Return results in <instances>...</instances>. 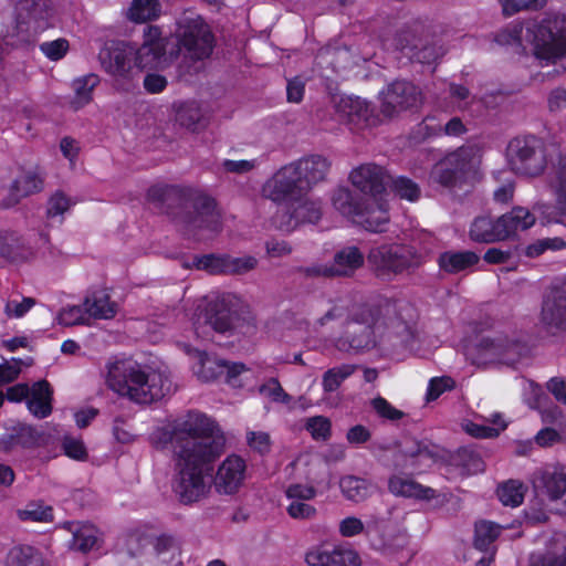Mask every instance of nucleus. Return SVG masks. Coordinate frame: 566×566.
Segmentation results:
<instances>
[{
	"label": "nucleus",
	"instance_id": "nucleus-37",
	"mask_svg": "<svg viewBox=\"0 0 566 566\" xmlns=\"http://www.w3.org/2000/svg\"><path fill=\"white\" fill-rule=\"evenodd\" d=\"M502 527L490 521H480L475 523L474 546L481 552L494 553L493 543L499 537Z\"/></svg>",
	"mask_w": 566,
	"mask_h": 566
},
{
	"label": "nucleus",
	"instance_id": "nucleus-34",
	"mask_svg": "<svg viewBox=\"0 0 566 566\" xmlns=\"http://www.w3.org/2000/svg\"><path fill=\"white\" fill-rule=\"evenodd\" d=\"M388 489L392 494L405 497L431 500L436 496V490L397 475L389 479Z\"/></svg>",
	"mask_w": 566,
	"mask_h": 566
},
{
	"label": "nucleus",
	"instance_id": "nucleus-59",
	"mask_svg": "<svg viewBox=\"0 0 566 566\" xmlns=\"http://www.w3.org/2000/svg\"><path fill=\"white\" fill-rule=\"evenodd\" d=\"M248 446L260 454H266L271 450V438L263 431H249L247 433Z\"/></svg>",
	"mask_w": 566,
	"mask_h": 566
},
{
	"label": "nucleus",
	"instance_id": "nucleus-33",
	"mask_svg": "<svg viewBox=\"0 0 566 566\" xmlns=\"http://www.w3.org/2000/svg\"><path fill=\"white\" fill-rule=\"evenodd\" d=\"M479 260L472 251H446L439 255L438 264L443 272L455 274L475 265Z\"/></svg>",
	"mask_w": 566,
	"mask_h": 566
},
{
	"label": "nucleus",
	"instance_id": "nucleus-5",
	"mask_svg": "<svg viewBox=\"0 0 566 566\" xmlns=\"http://www.w3.org/2000/svg\"><path fill=\"white\" fill-rule=\"evenodd\" d=\"M526 41L533 45L536 59L549 64L566 60V13H549L525 27Z\"/></svg>",
	"mask_w": 566,
	"mask_h": 566
},
{
	"label": "nucleus",
	"instance_id": "nucleus-46",
	"mask_svg": "<svg viewBox=\"0 0 566 566\" xmlns=\"http://www.w3.org/2000/svg\"><path fill=\"white\" fill-rule=\"evenodd\" d=\"M387 186L391 188L396 196L409 201H417L421 193L420 187L415 181L403 176L394 178L390 175L389 185Z\"/></svg>",
	"mask_w": 566,
	"mask_h": 566
},
{
	"label": "nucleus",
	"instance_id": "nucleus-56",
	"mask_svg": "<svg viewBox=\"0 0 566 566\" xmlns=\"http://www.w3.org/2000/svg\"><path fill=\"white\" fill-rule=\"evenodd\" d=\"M455 381L449 376L434 377L429 381L427 390V400L432 401L438 399L443 392L452 390Z\"/></svg>",
	"mask_w": 566,
	"mask_h": 566
},
{
	"label": "nucleus",
	"instance_id": "nucleus-51",
	"mask_svg": "<svg viewBox=\"0 0 566 566\" xmlns=\"http://www.w3.org/2000/svg\"><path fill=\"white\" fill-rule=\"evenodd\" d=\"M258 265V260L252 255H244L233 258L227 254L226 274L241 275L254 270Z\"/></svg>",
	"mask_w": 566,
	"mask_h": 566
},
{
	"label": "nucleus",
	"instance_id": "nucleus-20",
	"mask_svg": "<svg viewBox=\"0 0 566 566\" xmlns=\"http://www.w3.org/2000/svg\"><path fill=\"white\" fill-rule=\"evenodd\" d=\"M134 49L124 43L104 46L98 53L102 67L117 77H127L133 69Z\"/></svg>",
	"mask_w": 566,
	"mask_h": 566
},
{
	"label": "nucleus",
	"instance_id": "nucleus-50",
	"mask_svg": "<svg viewBox=\"0 0 566 566\" xmlns=\"http://www.w3.org/2000/svg\"><path fill=\"white\" fill-rule=\"evenodd\" d=\"M195 266L210 274H226L227 254H206L195 258Z\"/></svg>",
	"mask_w": 566,
	"mask_h": 566
},
{
	"label": "nucleus",
	"instance_id": "nucleus-32",
	"mask_svg": "<svg viewBox=\"0 0 566 566\" xmlns=\"http://www.w3.org/2000/svg\"><path fill=\"white\" fill-rule=\"evenodd\" d=\"M471 240L480 243H493L503 241L499 218L493 219L489 216L476 217L470 227Z\"/></svg>",
	"mask_w": 566,
	"mask_h": 566
},
{
	"label": "nucleus",
	"instance_id": "nucleus-49",
	"mask_svg": "<svg viewBox=\"0 0 566 566\" xmlns=\"http://www.w3.org/2000/svg\"><path fill=\"white\" fill-rule=\"evenodd\" d=\"M224 368V359L217 357H205L200 360V368L197 375L203 381H211L222 378Z\"/></svg>",
	"mask_w": 566,
	"mask_h": 566
},
{
	"label": "nucleus",
	"instance_id": "nucleus-18",
	"mask_svg": "<svg viewBox=\"0 0 566 566\" xmlns=\"http://www.w3.org/2000/svg\"><path fill=\"white\" fill-rule=\"evenodd\" d=\"M352 184L363 193L380 195L389 185L390 175L376 164H364L350 172Z\"/></svg>",
	"mask_w": 566,
	"mask_h": 566
},
{
	"label": "nucleus",
	"instance_id": "nucleus-40",
	"mask_svg": "<svg viewBox=\"0 0 566 566\" xmlns=\"http://www.w3.org/2000/svg\"><path fill=\"white\" fill-rule=\"evenodd\" d=\"M161 4L158 0H133L127 17L134 22H146L159 17Z\"/></svg>",
	"mask_w": 566,
	"mask_h": 566
},
{
	"label": "nucleus",
	"instance_id": "nucleus-6",
	"mask_svg": "<svg viewBox=\"0 0 566 566\" xmlns=\"http://www.w3.org/2000/svg\"><path fill=\"white\" fill-rule=\"evenodd\" d=\"M172 43L191 61H203L213 52L216 38L210 25L193 10H185L176 19Z\"/></svg>",
	"mask_w": 566,
	"mask_h": 566
},
{
	"label": "nucleus",
	"instance_id": "nucleus-21",
	"mask_svg": "<svg viewBox=\"0 0 566 566\" xmlns=\"http://www.w3.org/2000/svg\"><path fill=\"white\" fill-rule=\"evenodd\" d=\"M234 305L235 296L231 294L218 296L208 304V323L216 332L227 333L234 328L238 318Z\"/></svg>",
	"mask_w": 566,
	"mask_h": 566
},
{
	"label": "nucleus",
	"instance_id": "nucleus-52",
	"mask_svg": "<svg viewBox=\"0 0 566 566\" xmlns=\"http://www.w3.org/2000/svg\"><path fill=\"white\" fill-rule=\"evenodd\" d=\"M85 307L81 305H72L62 308L57 316L56 322L57 324L62 326H74V325H81L86 323L85 318Z\"/></svg>",
	"mask_w": 566,
	"mask_h": 566
},
{
	"label": "nucleus",
	"instance_id": "nucleus-8",
	"mask_svg": "<svg viewBox=\"0 0 566 566\" xmlns=\"http://www.w3.org/2000/svg\"><path fill=\"white\" fill-rule=\"evenodd\" d=\"M509 169L523 178H536L547 167V149L544 140L535 135L512 138L505 150Z\"/></svg>",
	"mask_w": 566,
	"mask_h": 566
},
{
	"label": "nucleus",
	"instance_id": "nucleus-55",
	"mask_svg": "<svg viewBox=\"0 0 566 566\" xmlns=\"http://www.w3.org/2000/svg\"><path fill=\"white\" fill-rule=\"evenodd\" d=\"M546 4V0H502L503 12L512 15L522 10H538Z\"/></svg>",
	"mask_w": 566,
	"mask_h": 566
},
{
	"label": "nucleus",
	"instance_id": "nucleus-61",
	"mask_svg": "<svg viewBox=\"0 0 566 566\" xmlns=\"http://www.w3.org/2000/svg\"><path fill=\"white\" fill-rule=\"evenodd\" d=\"M41 51L50 60L56 61L62 59L69 49V42L65 39H57L50 42H43L40 45Z\"/></svg>",
	"mask_w": 566,
	"mask_h": 566
},
{
	"label": "nucleus",
	"instance_id": "nucleus-48",
	"mask_svg": "<svg viewBox=\"0 0 566 566\" xmlns=\"http://www.w3.org/2000/svg\"><path fill=\"white\" fill-rule=\"evenodd\" d=\"M524 485L518 482L511 480L497 489V495L500 501L506 506H518L524 500Z\"/></svg>",
	"mask_w": 566,
	"mask_h": 566
},
{
	"label": "nucleus",
	"instance_id": "nucleus-12",
	"mask_svg": "<svg viewBox=\"0 0 566 566\" xmlns=\"http://www.w3.org/2000/svg\"><path fill=\"white\" fill-rule=\"evenodd\" d=\"M476 167V150L462 146L448 154L430 171V180L444 188L460 187L467 182Z\"/></svg>",
	"mask_w": 566,
	"mask_h": 566
},
{
	"label": "nucleus",
	"instance_id": "nucleus-2",
	"mask_svg": "<svg viewBox=\"0 0 566 566\" xmlns=\"http://www.w3.org/2000/svg\"><path fill=\"white\" fill-rule=\"evenodd\" d=\"M147 200L172 217L185 234L197 241L210 240L221 231V218L214 200L197 189L155 185L148 189Z\"/></svg>",
	"mask_w": 566,
	"mask_h": 566
},
{
	"label": "nucleus",
	"instance_id": "nucleus-36",
	"mask_svg": "<svg viewBox=\"0 0 566 566\" xmlns=\"http://www.w3.org/2000/svg\"><path fill=\"white\" fill-rule=\"evenodd\" d=\"M484 420L485 423L468 421L463 428L467 433L480 439L495 438L506 428V423L499 412L492 413L491 418H484Z\"/></svg>",
	"mask_w": 566,
	"mask_h": 566
},
{
	"label": "nucleus",
	"instance_id": "nucleus-9",
	"mask_svg": "<svg viewBox=\"0 0 566 566\" xmlns=\"http://www.w3.org/2000/svg\"><path fill=\"white\" fill-rule=\"evenodd\" d=\"M524 342L506 334L485 336L469 349L468 355L473 365L486 367L489 365L513 366L527 354Z\"/></svg>",
	"mask_w": 566,
	"mask_h": 566
},
{
	"label": "nucleus",
	"instance_id": "nucleus-53",
	"mask_svg": "<svg viewBox=\"0 0 566 566\" xmlns=\"http://www.w3.org/2000/svg\"><path fill=\"white\" fill-rule=\"evenodd\" d=\"M18 516L21 521L48 522L52 521L53 513L50 506H41L32 503L24 510H19Z\"/></svg>",
	"mask_w": 566,
	"mask_h": 566
},
{
	"label": "nucleus",
	"instance_id": "nucleus-26",
	"mask_svg": "<svg viewBox=\"0 0 566 566\" xmlns=\"http://www.w3.org/2000/svg\"><path fill=\"white\" fill-rule=\"evenodd\" d=\"M530 566H566V533H555L546 552L532 554Z\"/></svg>",
	"mask_w": 566,
	"mask_h": 566
},
{
	"label": "nucleus",
	"instance_id": "nucleus-54",
	"mask_svg": "<svg viewBox=\"0 0 566 566\" xmlns=\"http://www.w3.org/2000/svg\"><path fill=\"white\" fill-rule=\"evenodd\" d=\"M306 429L315 440H327L331 437V421L323 416L312 417L306 422Z\"/></svg>",
	"mask_w": 566,
	"mask_h": 566
},
{
	"label": "nucleus",
	"instance_id": "nucleus-28",
	"mask_svg": "<svg viewBox=\"0 0 566 566\" xmlns=\"http://www.w3.org/2000/svg\"><path fill=\"white\" fill-rule=\"evenodd\" d=\"M503 240L513 237L518 231H525L534 226L535 216L524 207H514L511 211L499 217Z\"/></svg>",
	"mask_w": 566,
	"mask_h": 566
},
{
	"label": "nucleus",
	"instance_id": "nucleus-22",
	"mask_svg": "<svg viewBox=\"0 0 566 566\" xmlns=\"http://www.w3.org/2000/svg\"><path fill=\"white\" fill-rule=\"evenodd\" d=\"M43 186L44 176L38 168L22 171L11 184L4 206L17 205L22 198L40 192Z\"/></svg>",
	"mask_w": 566,
	"mask_h": 566
},
{
	"label": "nucleus",
	"instance_id": "nucleus-42",
	"mask_svg": "<svg viewBox=\"0 0 566 566\" xmlns=\"http://www.w3.org/2000/svg\"><path fill=\"white\" fill-rule=\"evenodd\" d=\"M176 120L184 127L197 130L206 125L201 108L196 103H187L179 107Z\"/></svg>",
	"mask_w": 566,
	"mask_h": 566
},
{
	"label": "nucleus",
	"instance_id": "nucleus-15",
	"mask_svg": "<svg viewBox=\"0 0 566 566\" xmlns=\"http://www.w3.org/2000/svg\"><path fill=\"white\" fill-rule=\"evenodd\" d=\"M276 203L286 206V211L282 214L280 229L293 231L301 223H316L322 217V206L319 201L310 200L302 196L297 200H273Z\"/></svg>",
	"mask_w": 566,
	"mask_h": 566
},
{
	"label": "nucleus",
	"instance_id": "nucleus-10",
	"mask_svg": "<svg viewBox=\"0 0 566 566\" xmlns=\"http://www.w3.org/2000/svg\"><path fill=\"white\" fill-rule=\"evenodd\" d=\"M396 48L411 61L421 64L434 63L447 52L441 40L419 22L405 27L397 33Z\"/></svg>",
	"mask_w": 566,
	"mask_h": 566
},
{
	"label": "nucleus",
	"instance_id": "nucleus-60",
	"mask_svg": "<svg viewBox=\"0 0 566 566\" xmlns=\"http://www.w3.org/2000/svg\"><path fill=\"white\" fill-rule=\"evenodd\" d=\"M260 392L270 397L274 402L287 403L291 396L287 395L276 378H271L266 384L260 387Z\"/></svg>",
	"mask_w": 566,
	"mask_h": 566
},
{
	"label": "nucleus",
	"instance_id": "nucleus-3",
	"mask_svg": "<svg viewBox=\"0 0 566 566\" xmlns=\"http://www.w3.org/2000/svg\"><path fill=\"white\" fill-rule=\"evenodd\" d=\"M107 382L118 395L144 405L159 400L171 391L168 376L133 360L114 363L108 370Z\"/></svg>",
	"mask_w": 566,
	"mask_h": 566
},
{
	"label": "nucleus",
	"instance_id": "nucleus-27",
	"mask_svg": "<svg viewBox=\"0 0 566 566\" xmlns=\"http://www.w3.org/2000/svg\"><path fill=\"white\" fill-rule=\"evenodd\" d=\"M364 254L357 247H345L338 250L329 266L332 277L352 276L364 264Z\"/></svg>",
	"mask_w": 566,
	"mask_h": 566
},
{
	"label": "nucleus",
	"instance_id": "nucleus-16",
	"mask_svg": "<svg viewBox=\"0 0 566 566\" xmlns=\"http://www.w3.org/2000/svg\"><path fill=\"white\" fill-rule=\"evenodd\" d=\"M533 484L545 492L551 502L557 504L555 511L566 515V473L557 468L538 470L534 473Z\"/></svg>",
	"mask_w": 566,
	"mask_h": 566
},
{
	"label": "nucleus",
	"instance_id": "nucleus-35",
	"mask_svg": "<svg viewBox=\"0 0 566 566\" xmlns=\"http://www.w3.org/2000/svg\"><path fill=\"white\" fill-rule=\"evenodd\" d=\"M83 306L90 317L96 319H109L117 313L116 303L109 301L105 291H96L84 298Z\"/></svg>",
	"mask_w": 566,
	"mask_h": 566
},
{
	"label": "nucleus",
	"instance_id": "nucleus-1",
	"mask_svg": "<svg viewBox=\"0 0 566 566\" xmlns=\"http://www.w3.org/2000/svg\"><path fill=\"white\" fill-rule=\"evenodd\" d=\"M159 441L169 444L175 460L174 491L182 504L206 495L212 463L223 453L226 439L205 413L190 410L161 430Z\"/></svg>",
	"mask_w": 566,
	"mask_h": 566
},
{
	"label": "nucleus",
	"instance_id": "nucleus-39",
	"mask_svg": "<svg viewBox=\"0 0 566 566\" xmlns=\"http://www.w3.org/2000/svg\"><path fill=\"white\" fill-rule=\"evenodd\" d=\"M98 531L90 524L76 526L73 531L71 548L81 553H87L98 547Z\"/></svg>",
	"mask_w": 566,
	"mask_h": 566
},
{
	"label": "nucleus",
	"instance_id": "nucleus-11",
	"mask_svg": "<svg viewBox=\"0 0 566 566\" xmlns=\"http://www.w3.org/2000/svg\"><path fill=\"white\" fill-rule=\"evenodd\" d=\"M379 311L373 306L358 307L345 323L344 334L335 342L340 352L365 350L376 346L375 326Z\"/></svg>",
	"mask_w": 566,
	"mask_h": 566
},
{
	"label": "nucleus",
	"instance_id": "nucleus-7",
	"mask_svg": "<svg viewBox=\"0 0 566 566\" xmlns=\"http://www.w3.org/2000/svg\"><path fill=\"white\" fill-rule=\"evenodd\" d=\"M367 262L376 277L390 282L399 275L413 273L423 260L415 247L384 244L370 249Z\"/></svg>",
	"mask_w": 566,
	"mask_h": 566
},
{
	"label": "nucleus",
	"instance_id": "nucleus-44",
	"mask_svg": "<svg viewBox=\"0 0 566 566\" xmlns=\"http://www.w3.org/2000/svg\"><path fill=\"white\" fill-rule=\"evenodd\" d=\"M9 566H43V560L32 546H18L10 551Z\"/></svg>",
	"mask_w": 566,
	"mask_h": 566
},
{
	"label": "nucleus",
	"instance_id": "nucleus-13",
	"mask_svg": "<svg viewBox=\"0 0 566 566\" xmlns=\"http://www.w3.org/2000/svg\"><path fill=\"white\" fill-rule=\"evenodd\" d=\"M136 65L140 69H163L179 57V49L172 39L163 38L156 25L144 29V42L134 51Z\"/></svg>",
	"mask_w": 566,
	"mask_h": 566
},
{
	"label": "nucleus",
	"instance_id": "nucleus-38",
	"mask_svg": "<svg viewBox=\"0 0 566 566\" xmlns=\"http://www.w3.org/2000/svg\"><path fill=\"white\" fill-rule=\"evenodd\" d=\"M339 488L343 495L354 502H361L371 493V484L367 480L354 475L342 478Z\"/></svg>",
	"mask_w": 566,
	"mask_h": 566
},
{
	"label": "nucleus",
	"instance_id": "nucleus-58",
	"mask_svg": "<svg viewBox=\"0 0 566 566\" xmlns=\"http://www.w3.org/2000/svg\"><path fill=\"white\" fill-rule=\"evenodd\" d=\"M371 406L379 417L390 421H397L405 416V413L401 410L395 408L382 397H377L373 399Z\"/></svg>",
	"mask_w": 566,
	"mask_h": 566
},
{
	"label": "nucleus",
	"instance_id": "nucleus-24",
	"mask_svg": "<svg viewBox=\"0 0 566 566\" xmlns=\"http://www.w3.org/2000/svg\"><path fill=\"white\" fill-rule=\"evenodd\" d=\"M355 222L370 232L386 231L389 222L386 205L379 203L375 199L367 198Z\"/></svg>",
	"mask_w": 566,
	"mask_h": 566
},
{
	"label": "nucleus",
	"instance_id": "nucleus-19",
	"mask_svg": "<svg viewBox=\"0 0 566 566\" xmlns=\"http://www.w3.org/2000/svg\"><path fill=\"white\" fill-rule=\"evenodd\" d=\"M245 469V462L241 457L235 454L229 455L217 471L214 479L216 490L223 494H234L244 481Z\"/></svg>",
	"mask_w": 566,
	"mask_h": 566
},
{
	"label": "nucleus",
	"instance_id": "nucleus-62",
	"mask_svg": "<svg viewBox=\"0 0 566 566\" xmlns=\"http://www.w3.org/2000/svg\"><path fill=\"white\" fill-rule=\"evenodd\" d=\"M36 304L33 297H23L21 302L15 300L9 301L4 306V312L8 316L23 317Z\"/></svg>",
	"mask_w": 566,
	"mask_h": 566
},
{
	"label": "nucleus",
	"instance_id": "nucleus-25",
	"mask_svg": "<svg viewBox=\"0 0 566 566\" xmlns=\"http://www.w3.org/2000/svg\"><path fill=\"white\" fill-rule=\"evenodd\" d=\"M394 447L398 449L399 453L413 463L429 460L434 462L439 458L438 446L428 440H418L412 437L403 438L401 441H396Z\"/></svg>",
	"mask_w": 566,
	"mask_h": 566
},
{
	"label": "nucleus",
	"instance_id": "nucleus-31",
	"mask_svg": "<svg viewBox=\"0 0 566 566\" xmlns=\"http://www.w3.org/2000/svg\"><path fill=\"white\" fill-rule=\"evenodd\" d=\"M339 112L347 117L349 123L356 126L371 125L375 123L373 109L369 104L359 97L342 98L338 105Z\"/></svg>",
	"mask_w": 566,
	"mask_h": 566
},
{
	"label": "nucleus",
	"instance_id": "nucleus-17",
	"mask_svg": "<svg viewBox=\"0 0 566 566\" xmlns=\"http://www.w3.org/2000/svg\"><path fill=\"white\" fill-rule=\"evenodd\" d=\"M541 322L548 329L566 331V280L553 286L545 296Z\"/></svg>",
	"mask_w": 566,
	"mask_h": 566
},
{
	"label": "nucleus",
	"instance_id": "nucleus-23",
	"mask_svg": "<svg viewBox=\"0 0 566 566\" xmlns=\"http://www.w3.org/2000/svg\"><path fill=\"white\" fill-rule=\"evenodd\" d=\"M306 563L310 566H359L358 554L349 548L335 547L328 549H315L306 554Z\"/></svg>",
	"mask_w": 566,
	"mask_h": 566
},
{
	"label": "nucleus",
	"instance_id": "nucleus-57",
	"mask_svg": "<svg viewBox=\"0 0 566 566\" xmlns=\"http://www.w3.org/2000/svg\"><path fill=\"white\" fill-rule=\"evenodd\" d=\"M409 543L406 532H397L382 538V551L388 555H395L402 552Z\"/></svg>",
	"mask_w": 566,
	"mask_h": 566
},
{
	"label": "nucleus",
	"instance_id": "nucleus-41",
	"mask_svg": "<svg viewBox=\"0 0 566 566\" xmlns=\"http://www.w3.org/2000/svg\"><path fill=\"white\" fill-rule=\"evenodd\" d=\"M98 83L99 78L95 74H87L73 81L72 86L75 92V98L72 104L75 109H78L91 102L92 92Z\"/></svg>",
	"mask_w": 566,
	"mask_h": 566
},
{
	"label": "nucleus",
	"instance_id": "nucleus-45",
	"mask_svg": "<svg viewBox=\"0 0 566 566\" xmlns=\"http://www.w3.org/2000/svg\"><path fill=\"white\" fill-rule=\"evenodd\" d=\"M356 369L355 365L344 364L326 370L323 375L322 386L324 391L333 392L348 378Z\"/></svg>",
	"mask_w": 566,
	"mask_h": 566
},
{
	"label": "nucleus",
	"instance_id": "nucleus-47",
	"mask_svg": "<svg viewBox=\"0 0 566 566\" xmlns=\"http://www.w3.org/2000/svg\"><path fill=\"white\" fill-rule=\"evenodd\" d=\"M20 6L27 18L35 22L48 20L53 11L51 0H22Z\"/></svg>",
	"mask_w": 566,
	"mask_h": 566
},
{
	"label": "nucleus",
	"instance_id": "nucleus-30",
	"mask_svg": "<svg viewBox=\"0 0 566 566\" xmlns=\"http://www.w3.org/2000/svg\"><path fill=\"white\" fill-rule=\"evenodd\" d=\"M366 199L367 198L363 195L352 191L348 188H338L333 193L332 203L340 214L355 222Z\"/></svg>",
	"mask_w": 566,
	"mask_h": 566
},
{
	"label": "nucleus",
	"instance_id": "nucleus-4",
	"mask_svg": "<svg viewBox=\"0 0 566 566\" xmlns=\"http://www.w3.org/2000/svg\"><path fill=\"white\" fill-rule=\"evenodd\" d=\"M331 166V160L322 155L304 156L275 172L266 182L264 192L271 200H297L325 181Z\"/></svg>",
	"mask_w": 566,
	"mask_h": 566
},
{
	"label": "nucleus",
	"instance_id": "nucleus-43",
	"mask_svg": "<svg viewBox=\"0 0 566 566\" xmlns=\"http://www.w3.org/2000/svg\"><path fill=\"white\" fill-rule=\"evenodd\" d=\"M452 462L468 474H476L484 470L481 455L471 448H461L452 457Z\"/></svg>",
	"mask_w": 566,
	"mask_h": 566
},
{
	"label": "nucleus",
	"instance_id": "nucleus-64",
	"mask_svg": "<svg viewBox=\"0 0 566 566\" xmlns=\"http://www.w3.org/2000/svg\"><path fill=\"white\" fill-rule=\"evenodd\" d=\"M547 104L551 113L560 114L566 112V88L556 87L551 91Z\"/></svg>",
	"mask_w": 566,
	"mask_h": 566
},
{
	"label": "nucleus",
	"instance_id": "nucleus-14",
	"mask_svg": "<svg viewBox=\"0 0 566 566\" xmlns=\"http://www.w3.org/2000/svg\"><path fill=\"white\" fill-rule=\"evenodd\" d=\"M381 112L391 117L400 112L413 109L421 105V91L411 82L397 80L380 93Z\"/></svg>",
	"mask_w": 566,
	"mask_h": 566
},
{
	"label": "nucleus",
	"instance_id": "nucleus-29",
	"mask_svg": "<svg viewBox=\"0 0 566 566\" xmlns=\"http://www.w3.org/2000/svg\"><path fill=\"white\" fill-rule=\"evenodd\" d=\"M31 248L17 232L0 229V256L9 261L25 260Z\"/></svg>",
	"mask_w": 566,
	"mask_h": 566
},
{
	"label": "nucleus",
	"instance_id": "nucleus-63",
	"mask_svg": "<svg viewBox=\"0 0 566 566\" xmlns=\"http://www.w3.org/2000/svg\"><path fill=\"white\" fill-rule=\"evenodd\" d=\"M292 518L310 520L316 514V509L304 501H292L286 509Z\"/></svg>",
	"mask_w": 566,
	"mask_h": 566
}]
</instances>
